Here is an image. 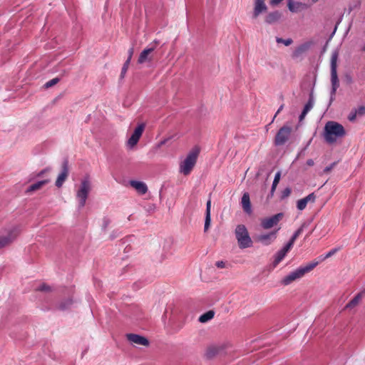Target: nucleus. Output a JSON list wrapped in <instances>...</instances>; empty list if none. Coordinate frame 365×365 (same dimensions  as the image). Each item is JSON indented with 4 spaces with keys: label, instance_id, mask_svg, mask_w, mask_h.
<instances>
[{
    "label": "nucleus",
    "instance_id": "50",
    "mask_svg": "<svg viewBox=\"0 0 365 365\" xmlns=\"http://www.w3.org/2000/svg\"><path fill=\"white\" fill-rule=\"evenodd\" d=\"M282 109H283V106H281L279 107V108L278 109V110L277 111V113H276V114H275L274 117H276V115H277L278 113H280V111H281Z\"/></svg>",
    "mask_w": 365,
    "mask_h": 365
},
{
    "label": "nucleus",
    "instance_id": "39",
    "mask_svg": "<svg viewBox=\"0 0 365 365\" xmlns=\"http://www.w3.org/2000/svg\"><path fill=\"white\" fill-rule=\"evenodd\" d=\"M72 303V301L71 299H69L66 304H64V303H62L60 305V308L61 309H66Z\"/></svg>",
    "mask_w": 365,
    "mask_h": 365
},
{
    "label": "nucleus",
    "instance_id": "37",
    "mask_svg": "<svg viewBox=\"0 0 365 365\" xmlns=\"http://www.w3.org/2000/svg\"><path fill=\"white\" fill-rule=\"evenodd\" d=\"M291 194V189L289 187L285 188L282 192V198H285Z\"/></svg>",
    "mask_w": 365,
    "mask_h": 365
},
{
    "label": "nucleus",
    "instance_id": "14",
    "mask_svg": "<svg viewBox=\"0 0 365 365\" xmlns=\"http://www.w3.org/2000/svg\"><path fill=\"white\" fill-rule=\"evenodd\" d=\"M292 247L290 245L287 244L282 250L278 251L275 255V258L273 262L274 267H277V264L284 258L287 254Z\"/></svg>",
    "mask_w": 365,
    "mask_h": 365
},
{
    "label": "nucleus",
    "instance_id": "43",
    "mask_svg": "<svg viewBox=\"0 0 365 365\" xmlns=\"http://www.w3.org/2000/svg\"><path fill=\"white\" fill-rule=\"evenodd\" d=\"M133 52H134V49L133 48H130L129 50H128V58L127 60H129V61H130L131 58H132V56H133Z\"/></svg>",
    "mask_w": 365,
    "mask_h": 365
},
{
    "label": "nucleus",
    "instance_id": "5",
    "mask_svg": "<svg viewBox=\"0 0 365 365\" xmlns=\"http://www.w3.org/2000/svg\"><path fill=\"white\" fill-rule=\"evenodd\" d=\"M91 188V182L88 178L82 180L76 190V199L80 207H83L86 205V200Z\"/></svg>",
    "mask_w": 365,
    "mask_h": 365
},
{
    "label": "nucleus",
    "instance_id": "16",
    "mask_svg": "<svg viewBox=\"0 0 365 365\" xmlns=\"http://www.w3.org/2000/svg\"><path fill=\"white\" fill-rule=\"evenodd\" d=\"M315 200L316 195L312 192L308 195L307 197L299 200L297 202V207L299 210H303L307 207L308 202H314Z\"/></svg>",
    "mask_w": 365,
    "mask_h": 365
},
{
    "label": "nucleus",
    "instance_id": "7",
    "mask_svg": "<svg viewBox=\"0 0 365 365\" xmlns=\"http://www.w3.org/2000/svg\"><path fill=\"white\" fill-rule=\"evenodd\" d=\"M158 41H154L147 48L143 49L140 53L138 63L143 64L145 63H150L153 60V51L158 45Z\"/></svg>",
    "mask_w": 365,
    "mask_h": 365
},
{
    "label": "nucleus",
    "instance_id": "31",
    "mask_svg": "<svg viewBox=\"0 0 365 365\" xmlns=\"http://www.w3.org/2000/svg\"><path fill=\"white\" fill-rule=\"evenodd\" d=\"M218 352V349L215 346H210L207 350V355L211 357L215 355Z\"/></svg>",
    "mask_w": 365,
    "mask_h": 365
},
{
    "label": "nucleus",
    "instance_id": "15",
    "mask_svg": "<svg viewBox=\"0 0 365 365\" xmlns=\"http://www.w3.org/2000/svg\"><path fill=\"white\" fill-rule=\"evenodd\" d=\"M287 6L292 13H297L307 8V4L294 0H288Z\"/></svg>",
    "mask_w": 365,
    "mask_h": 365
},
{
    "label": "nucleus",
    "instance_id": "6",
    "mask_svg": "<svg viewBox=\"0 0 365 365\" xmlns=\"http://www.w3.org/2000/svg\"><path fill=\"white\" fill-rule=\"evenodd\" d=\"M339 53L336 51H334L331 57V81L332 85L331 95H334L336 89L339 86V79L336 72V63Z\"/></svg>",
    "mask_w": 365,
    "mask_h": 365
},
{
    "label": "nucleus",
    "instance_id": "41",
    "mask_svg": "<svg viewBox=\"0 0 365 365\" xmlns=\"http://www.w3.org/2000/svg\"><path fill=\"white\" fill-rule=\"evenodd\" d=\"M312 106H313V105H312V102H311V101H309V102H308V103L305 105V106H304V110H307V112H309V111L312 109Z\"/></svg>",
    "mask_w": 365,
    "mask_h": 365
},
{
    "label": "nucleus",
    "instance_id": "17",
    "mask_svg": "<svg viewBox=\"0 0 365 365\" xmlns=\"http://www.w3.org/2000/svg\"><path fill=\"white\" fill-rule=\"evenodd\" d=\"M265 0H255L253 11V18L256 19L263 11L267 10V6L264 3Z\"/></svg>",
    "mask_w": 365,
    "mask_h": 365
},
{
    "label": "nucleus",
    "instance_id": "48",
    "mask_svg": "<svg viewBox=\"0 0 365 365\" xmlns=\"http://www.w3.org/2000/svg\"><path fill=\"white\" fill-rule=\"evenodd\" d=\"M307 165L309 166H312L314 165V160L312 159L307 160Z\"/></svg>",
    "mask_w": 365,
    "mask_h": 365
},
{
    "label": "nucleus",
    "instance_id": "51",
    "mask_svg": "<svg viewBox=\"0 0 365 365\" xmlns=\"http://www.w3.org/2000/svg\"><path fill=\"white\" fill-rule=\"evenodd\" d=\"M45 172V170H43L41 171L39 174H38V176H41V175H43V173Z\"/></svg>",
    "mask_w": 365,
    "mask_h": 365
},
{
    "label": "nucleus",
    "instance_id": "9",
    "mask_svg": "<svg viewBox=\"0 0 365 365\" xmlns=\"http://www.w3.org/2000/svg\"><path fill=\"white\" fill-rule=\"evenodd\" d=\"M292 132V128L289 126H283L277 132L274 143L276 145H284L289 138Z\"/></svg>",
    "mask_w": 365,
    "mask_h": 365
},
{
    "label": "nucleus",
    "instance_id": "46",
    "mask_svg": "<svg viewBox=\"0 0 365 365\" xmlns=\"http://www.w3.org/2000/svg\"><path fill=\"white\" fill-rule=\"evenodd\" d=\"M307 111L304 110H302L301 115H299V121H302V120L304 118V117L306 116V115L307 114Z\"/></svg>",
    "mask_w": 365,
    "mask_h": 365
},
{
    "label": "nucleus",
    "instance_id": "49",
    "mask_svg": "<svg viewBox=\"0 0 365 365\" xmlns=\"http://www.w3.org/2000/svg\"><path fill=\"white\" fill-rule=\"evenodd\" d=\"M277 185H274V184H272V188H271V195H273L274 192L276 190Z\"/></svg>",
    "mask_w": 365,
    "mask_h": 365
},
{
    "label": "nucleus",
    "instance_id": "21",
    "mask_svg": "<svg viewBox=\"0 0 365 365\" xmlns=\"http://www.w3.org/2000/svg\"><path fill=\"white\" fill-rule=\"evenodd\" d=\"M242 206L245 212L250 214L252 212L250 195L247 192L243 194L241 200Z\"/></svg>",
    "mask_w": 365,
    "mask_h": 365
},
{
    "label": "nucleus",
    "instance_id": "10",
    "mask_svg": "<svg viewBox=\"0 0 365 365\" xmlns=\"http://www.w3.org/2000/svg\"><path fill=\"white\" fill-rule=\"evenodd\" d=\"M284 214L277 213L270 217H266L261 220V226L265 230H269L276 226L282 220Z\"/></svg>",
    "mask_w": 365,
    "mask_h": 365
},
{
    "label": "nucleus",
    "instance_id": "20",
    "mask_svg": "<svg viewBox=\"0 0 365 365\" xmlns=\"http://www.w3.org/2000/svg\"><path fill=\"white\" fill-rule=\"evenodd\" d=\"M130 185L140 195H143L148 191V187L143 182L131 180Z\"/></svg>",
    "mask_w": 365,
    "mask_h": 365
},
{
    "label": "nucleus",
    "instance_id": "25",
    "mask_svg": "<svg viewBox=\"0 0 365 365\" xmlns=\"http://www.w3.org/2000/svg\"><path fill=\"white\" fill-rule=\"evenodd\" d=\"M49 182L48 180H44L41 181H38L36 183L32 184L26 190V192H31L36 190L41 189L43 186L47 184Z\"/></svg>",
    "mask_w": 365,
    "mask_h": 365
},
{
    "label": "nucleus",
    "instance_id": "33",
    "mask_svg": "<svg viewBox=\"0 0 365 365\" xmlns=\"http://www.w3.org/2000/svg\"><path fill=\"white\" fill-rule=\"evenodd\" d=\"M357 115H358V114L356 113V110H352L350 112L349 115H348V119L349 121L354 122L356 120Z\"/></svg>",
    "mask_w": 365,
    "mask_h": 365
},
{
    "label": "nucleus",
    "instance_id": "12",
    "mask_svg": "<svg viewBox=\"0 0 365 365\" xmlns=\"http://www.w3.org/2000/svg\"><path fill=\"white\" fill-rule=\"evenodd\" d=\"M279 230L272 231L269 233L259 235L257 237V241L262 243L264 245H269L277 238V232Z\"/></svg>",
    "mask_w": 365,
    "mask_h": 365
},
{
    "label": "nucleus",
    "instance_id": "1",
    "mask_svg": "<svg viewBox=\"0 0 365 365\" xmlns=\"http://www.w3.org/2000/svg\"><path fill=\"white\" fill-rule=\"evenodd\" d=\"M346 133L342 125L336 121H328L324 128L323 136L324 140L329 144H333L338 139L343 138Z\"/></svg>",
    "mask_w": 365,
    "mask_h": 365
},
{
    "label": "nucleus",
    "instance_id": "23",
    "mask_svg": "<svg viewBox=\"0 0 365 365\" xmlns=\"http://www.w3.org/2000/svg\"><path fill=\"white\" fill-rule=\"evenodd\" d=\"M210 209H211V200H209L207 202L206 205V213H205V226L204 231L207 232L210 227L211 217H210Z\"/></svg>",
    "mask_w": 365,
    "mask_h": 365
},
{
    "label": "nucleus",
    "instance_id": "26",
    "mask_svg": "<svg viewBox=\"0 0 365 365\" xmlns=\"http://www.w3.org/2000/svg\"><path fill=\"white\" fill-rule=\"evenodd\" d=\"M214 315H215V313L213 311H208L200 317L199 321L201 323H205V322H208L209 320L212 319L214 317Z\"/></svg>",
    "mask_w": 365,
    "mask_h": 365
},
{
    "label": "nucleus",
    "instance_id": "3",
    "mask_svg": "<svg viewBox=\"0 0 365 365\" xmlns=\"http://www.w3.org/2000/svg\"><path fill=\"white\" fill-rule=\"evenodd\" d=\"M235 235L240 249H245L252 246V240L247 229L244 225H238L236 227Z\"/></svg>",
    "mask_w": 365,
    "mask_h": 365
},
{
    "label": "nucleus",
    "instance_id": "13",
    "mask_svg": "<svg viewBox=\"0 0 365 365\" xmlns=\"http://www.w3.org/2000/svg\"><path fill=\"white\" fill-rule=\"evenodd\" d=\"M69 170H68V161H64L62 164V170L61 173L58 175L57 180L56 181V186L58 187H61L63 182L66 181L68 176Z\"/></svg>",
    "mask_w": 365,
    "mask_h": 365
},
{
    "label": "nucleus",
    "instance_id": "22",
    "mask_svg": "<svg viewBox=\"0 0 365 365\" xmlns=\"http://www.w3.org/2000/svg\"><path fill=\"white\" fill-rule=\"evenodd\" d=\"M281 16H282V14L279 11H272V12L269 13L266 16L265 21L269 24H274L275 22H277L278 20H279Z\"/></svg>",
    "mask_w": 365,
    "mask_h": 365
},
{
    "label": "nucleus",
    "instance_id": "28",
    "mask_svg": "<svg viewBox=\"0 0 365 365\" xmlns=\"http://www.w3.org/2000/svg\"><path fill=\"white\" fill-rule=\"evenodd\" d=\"M276 41L277 43H283L286 46H289L293 43V41L292 38L283 39L279 37L276 38Z\"/></svg>",
    "mask_w": 365,
    "mask_h": 365
},
{
    "label": "nucleus",
    "instance_id": "40",
    "mask_svg": "<svg viewBox=\"0 0 365 365\" xmlns=\"http://www.w3.org/2000/svg\"><path fill=\"white\" fill-rule=\"evenodd\" d=\"M334 165H335V163H333L331 165L326 167L324 170V173H329L333 169Z\"/></svg>",
    "mask_w": 365,
    "mask_h": 365
},
{
    "label": "nucleus",
    "instance_id": "45",
    "mask_svg": "<svg viewBox=\"0 0 365 365\" xmlns=\"http://www.w3.org/2000/svg\"><path fill=\"white\" fill-rule=\"evenodd\" d=\"M307 111L304 110H302L301 115H299V121H302V120L304 118V117L306 116V115L307 114Z\"/></svg>",
    "mask_w": 365,
    "mask_h": 365
},
{
    "label": "nucleus",
    "instance_id": "35",
    "mask_svg": "<svg viewBox=\"0 0 365 365\" xmlns=\"http://www.w3.org/2000/svg\"><path fill=\"white\" fill-rule=\"evenodd\" d=\"M130 62V61H129V60H126V61L124 63L123 66L122 70H121V76H123L124 74L126 73V71H127V70L128 68Z\"/></svg>",
    "mask_w": 365,
    "mask_h": 365
},
{
    "label": "nucleus",
    "instance_id": "47",
    "mask_svg": "<svg viewBox=\"0 0 365 365\" xmlns=\"http://www.w3.org/2000/svg\"><path fill=\"white\" fill-rule=\"evenodd\" d=\"M38 290L40 291H48L50 290V288L48 286H46L45 284L41 286L39 288H38Z\"/></svg>",
    "mask_w": 365,
    "mask_h": 365
},
{
    "label": "nucleus",
    "instance_id": "11",
    "mask_svg": "<svg viewBox=\"0 0 365 365\" xmlns=\"http://www.w3.org/2000/svg\"><path fill=\"white\" fill-rule=\"evenodd\" d=\"M19 229L14 227L11 230L6 236H0V250L9 245L19 235Z\"/></svg>",
    "mask_w": 365,
    "mask_h": 365
},
{
    "label": "nucleus",
    "instance_id": "34",
    "mask_svg": "<svg viewBox=\"0 0 365 365\" xmlns=\"http://www.w3.org/2000/svg\"><path fill=\"white\" fill-rule=\"evenodd\" d=\"M339 249L334 248L331 250L329 252L327 253V255L322 258V260H324L328 259L329 257H331L334 255H335L338 252Z\"/></svg>",
    "mask_w": 365,
    "mask_h": 365
},
{
    "label": "nucleus",
    "instance_id": "32",
    "mask_svg": "<svg viewBox=\"0 0 365 365\" xmlns=\"http://www.w3.org/2000/svg\"><path fill=\"white\" fill-rule=\"evenodd\" d=\"M59 81V79L58 78H53L48 82L46 83L45 86L46 88H50L54 85H56Z\"/></svg>",
    "mask_w": 365,
    "mask_h": 365
},
{
    "label": "nucleus",
    "instance_id": "30",
    "mask_svg": "<svg viewBox=\"0 0 365 365\" xmlns=\"http://www.w3.org/2000/svg\"><path fill=\"white\" fill-rule=\"evenodd\" d=\"M215 266L219 269H225L228 267L229 264L227 262L217 261L215 262Z\"/></svg>",
    "mask_w": 365,
    "mask_h": 365
},
{
    "label": "nucleus",
    "instance_id": "44",
    "mask_svg": "<svg viewBox=\"0 0 365 365\" xmlns=\"http://www.w3.org/2000/svg\"><path fill=\"white\" fill-rule=\"evenodd\" d=\"M307 111L304 110H302L301 115H299V121H302V120L304 118V117L306 116V115L307 114Z\"/></svg>",
    "mask_w": 365,
    "mask_h": 365
},
{
    "label": "nucleus",
    "instance_id": "4",
    "mask_svg": "<svg viewBox=\"0 0 365 365\" xmlns=\"http://www.w3.org/2000/svg\"><path fill=\"white\" fill-rule=\"evenodd\" d=\"M198 154V148L192 150L189 153L185 159L180 164V172L181 173L184 175H188L191 173L195 165Z\"/></svg>",
    "mask_w": 365,
    "mask_h": 365
},
{
    "label": "nucleus",
    "instance_id": "8",
    "mask_svg": "<svg viewBox=\"0 0 365 365\" xmlns=\"http://www.w3.org/2000/svg\"><path fill=\"white\" fill-rule=\"evenodd\" d=\"M145 128V125L144 123H140L135 128L126 143V145L129 148L132 149L137 145L143 135Z\"/></svg>",
    "mask_w": 365,
    "mask_h": 365
},
{
    "label": "nucleus",
    "instance_id": "24",
    "mask_svg": "<svg viewBox=\"0 0 365 365\" xmlns=\"http://www.w3.org/2000/svg\"><path fill=\"white\" fill-rule=\"evenodd\" d=\"M363 297V293L357 294L345 307L346 309H351L356 307L361 302Z\"/></svg>",
    "mask_w": 365,
    "mask_h": 365
},
{
    "label": "nucleus",
    "instance_id": "27",
    "mask_svg": "<svg viewBox=\"0 0 365 365\" xmlns=\"http://www.w3.org/2000/svg\"><path fill=\"white\" fill-rule=\"evenodd\" d=\"M303 232V227H299L293 235V236L291 237L290 240L287 243L288 245H290V246L292 247L294 245V243L297 238Z\"/></svg>",
    "mask_w": 365,
    "mask_h": 365
},
{
    "label": "nucleus",
    "instance_id": "36",
    "mask_svg": "<svg viewBox=\"0 0 365 365\" xmlns=\"http://www.w3.org/2000/svg\"><path fill=\"white\" fill-rule=\"evenodd\" d=\"M355 110H356V113L359 116H362L365 115V106H361Z\"/></svg>",
    "mask_w": 365,
    "mask_h": 365
},
{
    "label": "nucleus",
    "instance_id": "18",
    "mask_svg": "<svg viewBox=\"0 0 365 365\" xmlns=\"http://www.w3.org/2000/svg\"><path fill=\"white\" fill-rule=\"evenodd\" d=\"M127 338L132 343H134V344H136L138 345H143V346L148 345V339L143 336H140V335L134 334H129L127 335Z\"/></svg>",
    "mask_w": 365,
    "mask_h": 365
},
{
    "label": "nucleus",
    "instance_id": "2",
    "mask_svg": "<svg viewBox=\"0 0 365 365\" xmlns=\"http://www.w3.org/2000/svg\"><path fill=\"white\" fill-rule=\"evenodd\" d=\"M318 262L309 263L306 266H302L285 276L281 281L282 284L287 286L293 282L302 278L307 273L311 272L317 265Z\"/></svg>",
    "mask_w": 365,
    "mask_h": 365
},
{
    "label": "nucleus",
    "instance_id": "29",
    "mask_svg": "<svg viewBox=\"0 0 365 365\" xmlns=\"http://www.w3.org/2000/svg\"><path fill=\"white\" fill-rule=\"evenodd\" d=\"M361 5V0H352L349 6V10L350 11L359 9Z\"/></svg>",
    "mask_w": 365,
    "mask_h": 365
},
{
    "label": "nucleus",
    "instance_id": "42",
    "mask_svg": "<svg viewBox=\"0 0 365 365\" xmlns=\"http://www.w3.org/2000/svg\"><path fill=\"white\" fill-rule=\"evenodd\" d=\"M283 0H269V4L272 5V6H277L278 5L279 3H281Z\"/></svg>",
    "mask_w": 365,
    "mask_h": 365
},
{
    "label": "nucleus",
    "instance_id": "38",
    "mask_svg": "<svg viewBox=\"0 0 365 365\" xmlns=\"http://www.w3.org/2000/svg\"><path fill=\"white\" fill-rule=\"evenodd\" d=\"M281 178V173L279 171L275 174L274 179L272 184H274V185H277Z\"/></svg>",
    "mask_w": 365,
    "mask_h": 365
},
{
    "label": "nucleus",
    "instance_id": "19",
    "mask_svg": "<svg viewBox=\"0 0 365 365\" xmlns=\"http://www.w3.org/2000/svg\"><path fill=\"white\" fill-rule=\"evenodd\" d=\"M312 44V43L311 41H307L300 44L299 46L295 48L293 53V56L294 57L300 56L302 54L304 53L310 48Z\"/></svg>",
    "mask_w": 365,
    "mask_h": 365
}]
</instances>
